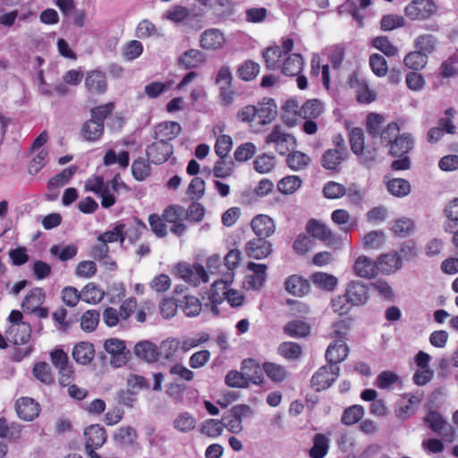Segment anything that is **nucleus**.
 Here are the masks:
<instances>
[{"mask_svg":"<svg viewBox=\"0 0 458 458\" xmlns=\"http://www.w3.org/2000/svg\"><path fill=\"white\" fill-rule=\"evenodd\" d=\"M104 348L111 355V363L114 367H121L127 361L125 343L116 338H111L105 341Z\"/></svg>","mask_w":458,"mask_h":458,"instance_id":"nucleus-16","label":"nucleus"},{"mask_svg":"<svg viewBox=\"0 0 458 458\" xmlns=\"http://www.w3.org/2000/svg\"><path fill=\"white\" fill-rule=\"evenodd\" d=\"M259 64L254 61L247 60L237 69V76L245 81H252L259 72Z\"/></svg>","mask_w":458,"mask_h":458,"instance_id":"nucleus-48","label":"nucleus"},{"mask_svg":"<svg viewBox=\"0 0 458 458\" xmlns=\"http://www.w3.org/2000/svg\"><path fill=\"white\" fill-rule=\"evenodd\" d=\"M182 127L177 122L166 121L154 127V139L159 142L170 143L181 132Z\"/></svg>","mask_w":458,"mask_h":458,"instance_id":"nucleus-18","label":"nucleus"},{"mask_svg":"<svg viewBox=\"0 0 458 458\" xmlns=\"http://www.w3.org/2000/svg\"><path fill=\"white\" fill-rule=\"evenodd\" d=\"M77 170L78 167L76 165H71L64 168L61 173L57 174L48 181V187L59 188L64 186L70 182Z\"/></svg>","mask_w":458,"mask_h":458,"instance_id":"nucleus-51","label":"nucleus"},{"mask_svg":"<svg viewBox=\"0 0 458 458\" xmlns=\"http://www.w3.org/2000/svg\"><path fill=\"white\" fill-rule=\"evenodd\" d=\"M251 413V408L247 404H239L231 408L223 415L222 421L224 428L231 433L238 434L242 430L243 417Z\"/></svg>","mask_w":458,"mask_h":458,"instance_id":"nucleus-7","label":"nucleus"},{"mask_svg":"<svg viewBox=\"0 0 458 458\" xmlns=\"http://www.w3.org/2000/svg\"><path fill=\"white\" fill-rule=\"evenodd\" d=\"M174 153V147L171 143L159 142L155 140L146 148L148 160L155 165L166 162Z\"/></svg>","mask_w":458,"mask_h":458,"instance_id":"nucleus-12","label":"nucleus"},{"mask_svg":"<svg viewBox=\"0 0 458 458\" xmlns=\"http://www.w3.org/2000/svg\"><path fill=\"white\" fill-rule=\"evenodd\" d=\"M174 273L189 284L198 286L200 284V263L198 261L193 264L179 262L174 267Z\"/></svg>","mask_w":458,"mask_h":458,"instance_id":"nucleus-11","label":"nucleus"},{"mask_svg":"<svg viewBox=\"0 0 458 458\" xmlns=\"http://www.w3.org/2000/svg\"><path fill=\"white\" fill-rule=\"evenodd\" d=\"M328 451V439L322 434H316L313 439V446L310 450L311 458H324Z\"/></svg>","mask_w":458,"mask_h":458,"instance_id":"nucleus-52","label":"nucleus"},{"mask_svg":"<svg viewBox=\"0 0 458 458\" xmlns=\"http://www.w3.org/2000/svg\"><path fill=\"white\" fill-rule=\"evenodd\" d=\"M225 383L227 386L233 388H248V381L245 371L230 370L225 377Z\"/></svg>","mask_w":458,"mask_h":458,"instance_id":"nucleus-56","label":"nucleus"},{"mask_svg":"<svg viewBox=\"0 0 458 458\" xmlns=\"http://www.w3.org/2000/svg\"><path fill=\"white\" fill-rule=\"evenodd\" d=\"M312 279L316 285L328 292L334 291L338 284V279L335 276L323 272L315 273Z\"/></svg>","mask_w":458,"mask_h":458,"instance_id":"nucleus-50","label":"nucleus"},{"mask_svg":"<svg viewBox=\"0 0 458 458\" xmlns=\"http://www.w3.org/2000/svg\"><path fill=\"white\" fill-rule=\"evenodd\" d=\"M340 368L334 365H324L320 367L310 379V386L316 391L320 392L329 388L338 378Z\"/></svg>","mask_w":458,"mask_h":458,"instance_id":"nucleus-4","label":"nucleus"},{"mask_svg":"<svg viewBox=\"0 0 458 458\" xmlns=\"http://www.w3.org/2000/svg\"><path fill=\"white\" fill-rule=\"evenodd\" d=\"M386 189L393 196L403 198L410 194L411 186L406 179L393 178L387 181Z\"/></svg>","mask_w":458,"mask_h":458,"instance_id":"nucleus-41","label":"nucleus"},{"mask_svg":"<svg viewBox=\"0 0 458 458\" xmlns=\"http://www.w3.org/2000/svg\"><path fill=\"white\" fill-rule=\"evenodd\" d=\"M364 415V409L362 406L355 404L346 408L341 418L343 424L351 426L357 423Z\"/></svg>","mask_w":458,"mask_h":458,"instance_id":"nucleus-57","label":"nucleus"},{"mask_svg":"<svg viewBox=\"0 0 458 458\" xmlns=\"http://www.w3.org/2000/svg\"><path fill=\"white\" fill-rule=\"evenodd\" d=\"M353 269L356 276L360 277L373 278L377 275L379 267L371 259L366 256H360L356 259Z\"/></svg>","mask_w":458,"mask_h":458,"instance_id":"nucleus-25","label":"nucleus"},{"mask_svg":"<svg viewBox=\"0 0 458 458\" xmlns=\"http://www.w3.org/2000/svg\"><path fill=\"white\" fill-rule=\"evenodd\" d=\"M247 268L251 272L246 276L249 288L259 289L265 283L267 278V265L255 262H249Z\"/></svg>","mask_w":458,"mask_h":458,"instance_id":"nucleus-22","label":"nucleus"},{"mask_svg":"<svg viewBox=\"0 0 458 458\" xmlns=\"http://www.w3.org/2000/svg\"><path fill=\"white\" fill-rule=\"evenodd\" d=\"M378 267L383 273L391 274L402 268V258L397 252L382 254L378 258Z\"/></svg>","mask_w":458,"mask_h":458,"instance_id":"nucleus-34","label":"nucleus"},{"mask_svg":"<svg viewBox=\"0 0 458 458\" xmlns=\"http://www.w3.org/2000/svg\"><path fill=\"white\" fill-rule=\"evenodd\" d=\"M200 63V53L196 49L186 51L178 59V65L184 69L195 68Z\"/></svg>","mask_w":458,"mask_h":458,"instance_id":"nucleus-62","label":"nucleus"},{"mask_svg":"<svg viewBox=\"0 0 458 458\" xmlns=\"http://www.w3.org/2000/svg\"><path fill=\"white\" fill-rule=\"evenodd\" d=\"M344 160V156L341 150L330 148L322 155L320 163L322 167L327 170L338 171L339 165Z\"/></svg>","mask_w":458,"mask_h":458,"instance_id":"nucleus-37","label":"nucleus"},{"mask_svg":"<svg viewBox=\"0 0 458 458\" xmlns=\"http://www.w3.org/2000/svg\"><path fill=\"white\" fill-rule=\"evenodd\" d=\"M284 332L293 338L306 337L310 334V326L305 321L294 319L284 327Z\"/></svg>","mask_w":458,"mask_h":458,"instance_id":"nucleus-39","label":"nucleus"},{"mask_svg":"<svg viewBox=\"0 0 458 458\" xmlns=\"http://www.w3.org/2000/svg\"><path fill=\"white\" fill-rule=\"evenodd\" d=\"M32 372L34 377L45 385H51L54 382L51 368L47 362L36 363Z\"/></svg>","mask_w":458,"mask_h":458,"instance_id":"nucleus-59","label":"nucleus"},{"mask_svg":"<svg viewBox=\"0 0 458 458\" xmlns=\"http://www.w3.org/2000/svg\"><path fill=\"white\" fill-rule=\"evenodd\" d=\"M250 227L256 237L259 238L268 239L276 232L275 221L264 214L255 216L250 222Z\"/></svg>","mask_w":458,"mask_h":458,"instance_id":"nucleus-17","label":"nucleus"},{"mask_svg":"<svg viewBox=\"0 0 458 458\" xmlns=\"http://www.w3.org/2000/svg\"><path fill=\"white\" fill-rule=\"evenodd\" d=\"M49 251L51 255L56 256L61 261H67L77 255L78 248L73 244L66 245L64 247L55 244L51 246Z\"/></svg>","mask_w":458,"mask_h":458,"instance_id":"nucleus-60","label":"nucleus"},{"mask_svg":"<svg viewBox=\"0 0 458 458\" xmlns=\"http://www.w3.org/2000/svg\"><path fill=\"white\" fill-rule=\"evenodd\" d=\"M346 293L355 306L363 305L369 299V286L361 281H352L346 289Z\"/></svg>","mask_w":458,"mask_h":458,"instance_id":"nucleus-21","label":"nucleus"},{"mask_svg":"<svg viewBox=\"0 0 458 458\" xmlns=\"http://www.w3.org/2000/svg\"><path fill=\"white\" fill-rule=\"evenodd\" d=\"M414 148V139L409 132L399 134V136L389 146V154L394 157L407 155Z\"/></svg>","mask_w":458,"mask_h":458,"instance_id":"nucleus-23","label":"nucleus"},{"mask_svg":"<svg viewBox=\"0 0 458 458\" xmlns=\"http://www.w3.org/2000/svg\"><path fill=\"white\" fill-rule=\"evenodd\" d=\"M137 438V431L130 426L119 428L113 435L114 443L121 448L138 445Z\"/></svg>","mask_w":458,"mask_h":458,"instance_id":"nucleus-24","label":"nucleus"},{"mask_svg":"<svg viewBox=\"0 0 458 458\" xmlns=\"http://www.w3.org/2000/svg\"><path fill=\"white\" fill-rule=\"evenodd\" d=\"M266 143L273 144L276 152L284 156L290 151L291 147L296 146V139L292 134L284 131L280 125H276L267 135Z\"/></svg>","mask_w":458,"mask_h":458,"instance_id":"nucleus-6","label":"nucleus"},{"mask_svg":"<svg viewBox=\"0 0 458 458\" xmlns=\"http://www.w3.org/2000/svg\"><path fill=\"white\" fill-rule=\"evenodd\" d=\"M262 56L267 70H276L280 67L283 51L279 46L269 47L263 51Z\"/></svg>","mask_w":458,"mask_h":458,"instance_id":"nucleus-44","label":"nucleus"},{"mask_svg":"<svg viewBox=\"0 0 458 458\" xmlns=\"http://www.w3.org/2000/svg\"><path fill=\"white\" fill-rule=\"evenodd\" d=\"M85 447L100 448L107 439L106 430L103 426L93 424L84 430Z\"/></svg>","mask_w":458,"mask_h":458,"instance_id":"nucleus-20","label":"nucleus"},{"mask_svg":"<svg viewBox=\"0 0 458 458\" xmlns=\"http://www.w3.org/2000/svg\"><path fill=\"white\" fill-rule=\"evenodd\" d=\"M437 12V5L432 0H413L404 10L405 15L412 21L429 19Z\"/></svg>","mask_w":458,"mask_h":458,"instance_id":"nucleus-8","label":"nucleus"},{"mask_svg":"<svg viewBox=\"0 0 458 458\" xmlns=\"http://www.w3.org/2000/svg\"><path fill=\"white\" fill-rule=\"evenodd\" d=\"M323 111L324 107L320 100L310 99L300 107L298 114L303 119H317Z\"/></svg>","mask_w":458,"mask_h":458,"instance_id":"nucleus-40","label":"nucleus"},{"mask_svg":"<svg viewBox=\"0 0 458 458\" xmlns=\"http://www.w3.org/2000/svg\"><path fill=\"white\" fill-rule=\"evenodd\" d=\"M304 60L300 54H289L283 61L281 65V72L289 77H295L301 73L303 70Z\"/></svg>","mask_w":458,"mask_h":458,"instance_id":"nucleus-26","label":"nucleus"},{"mask_svg":"<svg viewBox=\"0 0 458 458\" xmlns=\"http://www.w3.org/2000/svg\"><path fill=\"white\" fill-rule=\"evenodd\" d=\"M21 427L17 423L9 424L4 417L0 418V438L16 441L20 438Z\"/></svg>","mask_w":458,"mask_h":458,"instance_id":"nucleus-46","label":"nucleus"},{"mask_svg":"<svg viewBox=\"0 0 458 458\" xmlns=\"http://www.w3.org/2000/svg\"><path fill=\"white\" fill-rule=\"evenodd\" d=\"M349 348L345 340L335 339L327 347L326 360L329 365L337 366L348 356Z\"/></svg>","mask_w":458,"mask_h":458,"instance_id":"nucleus-19","label":"nucleus"},{"mask_svg":"<svg viewBox=\"0 0 458 458\" xmlns=\"http://www.w3.org/2000/svg\"><path fill=\"white\" fill-rule=\"evenodd\" d=\"M424 423L444 440L452 442L454 438V428L437 411H429L423 419Z\"/></svg>","mask_w":458,"mask_h":458,"instance_id":"nucleus-5","label":"nucleus"},{"mask_svg":"<svg viewBox=\"0 0 458 458\" xmlns=\"http://www.w3.org/2000/svg\"><path fill=\"white\" fill-rule=\"evenodd\" d=\"M15 411L21 420L32 421L38 417L40 405L30 397H21L15 403Z\"/></svg>","mask_w":458,"mask_h":458,"instance_id":"nucleus-15","label":"nucleus"},{"mask_svg":"<svg viewBox=\"0 0 458 458\" xmlns=\"http://www.w3.org/2000/svg\"><path fill=\"white\" fill-rule=\"evenodd\" d=\"M349 84L351 88L357 89V100L360 103H370L375 99L372 92L369 90V86L364 81L358 79L355 73L349 77Z\"/></svg>","mask_w":458,"mask_h":458,"instance_id":"nucleus-35","label":"nucleus"},{"mask_svg":"<svg viewBox=\"0 0 458 458\" xmlns=\"http://www.w3.org/2000/svg\"><path fill=\"white\" fill-rule=\"evenodd\" d=\"M221 259L218 255H213L207 260V269L202 267V283H207L209 281V274L213 276H218L221 274L223 276V272L220 268L222 267Z\"/></svg>","mask_w":458,"mask_h":458,"instance_id":"nucleus-54","label":"nucleus"},{"mask_svg":"<svg viewBox=\"0 0 458 458\" xmlns=\"http://www.w3.org/2000/svg\"><path fill=\"white\" fill-rule=\"evenodd\" d=\"M287 165L293 171H300L307 168L311 163V158L301 151H293L286 158Z\"/></svg>","mask_w":458,"mask_h":458,"instance_id":"nucleus-45","label":"nucleus"},{"mask_svg":"<svg viewBox=\"0 0 458 458\" xmlns=\"http://www.w3.org/2000/svg\"><path fill=\"white\" fill-rule=\"evenodd\" d=\"M106 182H105L103 176L94 175L89 178L85 182V190L91 191L101 199V206L104 208H110L114 206V199L107 195V190L105 189Z\"/></svg>","mask_w":458,"mask_h":458,"instance_id":"nucleus-13","label":"nucleus"},{"mask_svg":"<svg viewBox=\"0 0 458 458\" xmlns=\"http://www.w3.org/2000/svg\"><path fill=\"white\" fill-rule=\"evenodd\" d=\"M115 108L114 102L94 106L90 109V118L81 126L80 138L86 142H97L101 140L105 131V121Z\"/></svg>","mask_w":458,"mask_h":458,"instance_id":"nucleus-2","label":"nucleus"},{"mask_svg":"<svg viewBox=\"0 0 458 458\" xmlns=\"http://www.w3.org/2000/svg\"><path fill=\"white\" fill-rule=\"evenodd\" d=\"M414 222L408 217H402L395 220L392 226V231L395 235L405 237L414 232Z\"/></svg>","mask_w":458,"mask_h":458,"instance_id":"nucleus-58","label":"nucleus"},{"mask_svg":"<svg viewBox=\"0 0 458 458\" xmlns=\"http://www.w3.org/2000/svg\"><path fill=\"white\" fill-rule=\"evenodd\" d=\"M134 353L139 359L147 362L157 361L159 357L157 346L148 341L138 343L134 346Z\"/></svg>","mask_w":458,"mask_h":458,"instance_id":"nucleus-36","label":"nucleus"},{"mask_svg":"<svg viewBox=\"0 0 458 458\" xmlns=\"http://www.w3.org/2000/svg\"><path fill=\"white\" fill-rule=\"evenodd\" d=\"M273 243L266 238L256 237L248 241L244 246L246 255L254 259H263L273 253Z\"/></svg>","mask_w":458,"mask_h":458,"instance_id":"nucleus-10","label":"nucleus"},{"mask_svg":"<svg viewBox=\"0 0 458 458\" xmlns=\"http://www.w3.org/2000/svg\"><path fill=\"white\" fill-rule=\"evenodd\" d=\"M306 231L313 238L326 242L327 245L334 247L339 244V241L333 235L332 231L325 225L315 219H310L307 223Z\"/></svg>","mask_w":458,"mask_h":458,"instance_id":"nucleus-14","label":"nucleus"},{"mask_svg":"<svg viewBox=\"0 0 458 458\" xmlns=\"http://www.w3.org/2000/svg\"><path fill=\"white\" fill-rule=\"evenodd\" d=\"M263 370L268 378L274 382H282L287 377L285 368L274 362H264Z\"/></svg>","mask_w":458,"mask_h":458,"instance_id":"nucleus-53","label":"nucleus"},{"mask_svg":"<svg viewBox=\"0 0 458 458\" xmlns=\"http://www.w3.org/2000/svg\"><path fill=\"white\" fill-rule=\"evenodd\" d=\"M200 177L191 179L184 191L182 202L190 203L186 211L180 205H170L165 208L162 216L168 224H174L182 220L185 213L186 219L191 222L200 221Z\"/></svg>","mask_w":458,"mask_h":458,"instance_id":"nucleus-1","label":"nucleus"},{"mask_svg":"<svg viewBox=\"0 0 458 458\" xmlns=\"http://www.w3.org/2000/svg\"><path fill=\"white\" fill-rule=\"evenodd\" d=\"M242 370L245 371L248 385L250 383L254 385H260L264 381L263 377V368L261 369L259 365L253 359H245L242 362Z\"/></svg>","mask_w":458,"mask_h":458,"instance_id":"nucleus-30","label":"nucleus"},{"mask_svg":"<svg viewBox=\"0 0 458 458\" xmlns=\"http://www.w3.org/2000/svg\"><path fill=\"white\" fill-rule=\"evenodd\" d=\"M84 87L90 96L104 95L108 89L106 73L99 69L89 71L85 76Z\"/></svg>","mask_w":458,"mask_h":458,"instance_id":"nucleus-9","label":"nucleus"},{"mask_svg":"<svg viewBox=\"0 0 458 458\" xmlns=\"http://www.w3.org/2000/svg\"><path fill=\"white\" fill-rule=\"evenodd\" d=\"M182 309L186 316L195 317L200 313V301L191 295H185L182 301Z\"/></svg>","mask_w":458,"mask_h":458,"instance_id":"nucleus-64","label":"nucleus"},{"mask_svg":"<svg viewBox=\"0 0 458 458\" xmlns=\"http://www.w3.org/2000/svg\"><path fill=\"white\" fill-rule=\"evenodd\" d=\"M257 108L258 123L260 124H268L274 121L277 115V106L274 99L268 98L267 100L259 103Z\"/></svg>","mask_w":458,"mask_h":458,"instance_id":"nucleus-27","label":"nucleus"},{"mask_svg":"<svg viewBox=\"0 0 458 458\" xmlns=\"http://www.w3.org/2000/svg\"><path fill=\"white\" fill-rule=\"evenodd\" d=\"M234 272L223 273V276L214 279L208 300L210 303V310L214 315H219L217 305L225 301L227 288L233 283Z\"/></svg>","mask_w":458,"mask_h":458,"instance_id":"nucleus-3","label":"nucleus"},{"mask_svg":"<svg viewBox=\"0 0 458 458\" xmlns=\"http://www.w3.org/2000/svg\"><path fill=\"white\" fill-rule=\"evenodd\" d=\"M45 298L46 293L43 288L35 287L31 289L21 303L22 310L28 313L34 311L43 304Z\"/></svg>","mask_w":458,"mask_h":458,"instance_id":"nucleus-33","label":"nucleus"},{"mask_svg":"<svg viewBox=\"0 0 458 458\" xmlns=\"http://www.w3.org/2000/svg\"><path fill=\"white\" fill-rule=\"evenodd\" d=\"M105 189L107 190V195L114 199V205L120 197H125L131 191L123 181L120 174H114L111 180L107 181Z\"/></svg>","mask_w":458,"mask_h":458,"instance_id":"nucleus-29","label":"nucleus"},{"mask_svg":"<svg viewBox=\"0 0 458 458\" xmlns=\"http://www.w3.org/2000/svg\"><path fill=\"white\" fill-rule=\"evenodd\" d=\"M278 353L287 360H296L301 354V347L293 342H284L278 346Z\"/></svg>","mask_w":458,"mask_h":458,"instance_id":"nucleus-61","label":"nucleus"},{"mask_svg":"<svg viewBox=\"0 0 458 458\" xmlns=\"http://www.w3.org/2000/svg\"><path fill=\"white\" fill-rule=\"evenodd\" d=\"M94 356L95 348L91 343L81 342L73 347L72 357L78 363L83 365L89 364L93 360Z\"/></svg>","mask_w":458,"mask_h":458,"instance_id":"nucleus-32","label":"nucleus"},{"mask_svg":"<svg viewBox=\"0 0 458 458\" xmlns=\"http://www.w3.org/2000/svg\"><path fill=\"white\" fill-rule=\"evenodd\" d=\"M301 179L297 175H289L281 179L277 183V189L284 194H293L301 185Z\"/></svg>","mask_w":458,"mask_h":458,"instance_id":"nucleus-55","label":"nucleus"},{"mask_svg":"<svg viewBox=\"0 0 458 458\" xmlns=\"http://www.w3.org/2000/svg\"><path fill=\"white\" fill-rule=\"evenodd\" d=\"M385 242V233L382 231H371L363 237V245L368 250L381 248Z\"/></svg>","mask_w":458,"mask_h":458,"instance_id":"nucleus-63","label":"nucleus"},{"mask_svg":"<svg viewBox=\"0 0 458 458\" xmlns=\"http://www.w3.org/2000/svg\"><path fill=\"white\" fill-rule=\"evenodd\" d=\"M100 320V313L97 310H88L82 313L80 318L81 329L85 333L94 332Z\"/></svg>","mask_w":458,"mask_h":458,"instance_id":"nucleus-43","label":"nucleus"},{"mask_svg":"<svg viewBox=\"0 0 458 458\" xmlns=\"http://www.w3.org/2000/svg\"><path fill=\"white\" fill-rule=\"evenodd\" d=\"M7 335L14 344H24L29 342L31 336L30 325L28 322L11 325L7 330Z\"/></svg>","mask_w":458,"mask_h":458,"instance_id":"nucleus-28","label":"nucleus"},{"mask_svg":"<svg viewBox=\"0 0 458 458\" xmlns=\"http://www.w3.org/2000/svg\"><path fill=\"white\" fill-rule=\"evenodd\" d=\"M125 225L121 223L114 225L112 230L106 231L100 233L97 240L98 242H103L105 243H113L119 242L120 243H123L126 239L127 232L125 230Z\"/></svg>","mask_w":458,"mask_h":458,"instance_id":"nucleus-38","label":"nucleus"},{"mask_svg":"<svg viewBox=\"0 0 458 458\" xmlns=\"http://www.w3.org/2000/svg\"><path fill=\"white\" fill-rule=\"evenodd\" d=\"M81 301L89 304H97L104 298V292L97 287L94 284H87L82 290Z\"/></svg>","mask_w":458,"mask_h":458,"instance_id":"nucleus-47","label":"nucleus"},{"mask_svg":"<svg viewBox=\"0 0 458 458\" xmlns=\"http://www.w3.org/2000/svg\"><path fill=\"white\" fill-rule=\"evenodd\" d=\"M403 63L411 70L419 71L425 67L428 63V56L421 51H413L406 55Z\"/></svg>","mask_w":458,"mask_h":458,"instance_id":"nucleus-49","label":"nucleus"},{"mask_svg":"<svg viewBox=\"0 0 458 458\" xmlns=\"http://www.w3.org/2000/svg\"><path fill=\"white\" fill-rule=\"evenodd\" d=\"M284 287L289 293L301 297L309 293L310 283L298 275H293L286 279Z\"/></svg>","mask_w":458,"mask_h":458,"instance_id":"nucleus-31","label":"nucleus"},{"mask_svg":"<svg viewBox=\"0 0 458 458\" xmlns=\"http://www.w3.org/2000/svg\"><path fill=\"white\" fill-rule=\"evenodd\" d=\"M225 42L223 33L218 29L206 30L202 33V48L216 49Z\"/></svg>","mask_w":458,"mask_h":458,"instance_id":"nucleus-42","label":"nucleus"}]
</instances>
